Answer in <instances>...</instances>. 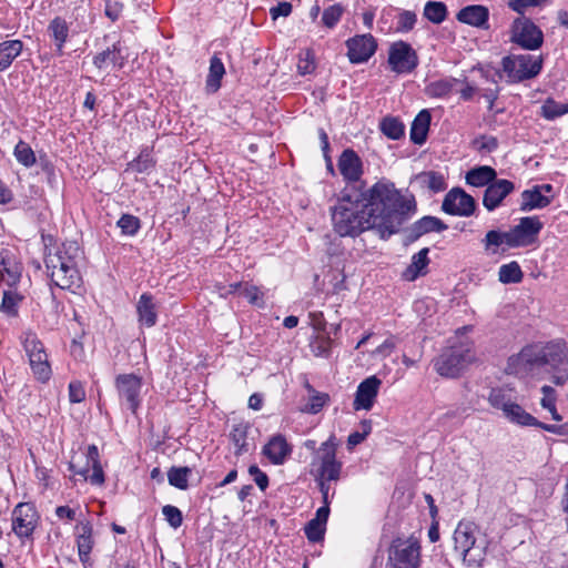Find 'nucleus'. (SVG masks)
<instances>
[{
    "label": "nucleus",
    "instance_id": "nucleus-11",
    "mask_svg": "<svg viewBox=\"0 0 568 568\" xmlns=\"http://www.w3.org/2000/svg\"><path fill=\"white\" fill-rule=\"evenodd\" d=\"M387 61L390 70L398 74L413 72L419 63L416 51L405 41L390 44Z\"/></svg>",
    "mask_w": 568,
    "mask_h": 568
},
{
    "label": "nucleus",
    "instance_id": "nucleus-31",
    "mask_svg": "<svg viewBox=\"0 0 568 568\" xmlns=\"http://www.w3.org/2000/svg\"><path fill=\"white\" fill-rule=\"evenodd\" d=\"M432 115L428 110H422L414 119L410 126V140L418 145H422L427 138L430 125Z\"/></svg>",
    "mask_w": 568,
    "mask_h": 568
},
{
    "label": "nucleus",
    "instance_id": "nucleus-22",
    "mask_svg": "<svg viewBox=\"0 0 568 568\" xmlns=\"http://www.w3.org/2000/svg\"><path fill=\"white\" fill-rule=\"evenodd\" d=\"M262 454L273 465H283L292 454V446L283 435L276 434L264 445Z\"/></svg>",
    "mask_w": 568,
    "mask_h": 568
},
{
    "label": "nucleus",
    "instance_id": "nucleus-56",
    "mask_svg": "<svg viewBox=\"0 0 568 568\" xmlns=\"http://www.w3.org/2000/svg\"><path fill=\"white\" fill-rule=\"evenodd\" d=\"M329 396L326 393H315L310 397L304 412L310 414H317L324 405L328 402Z\"/></svg>",
    "mask_w": 568,
    "mask_h": 568
},
{
    "label": "nucleus",
    "instance_id": "nucleus-41",
    "mask_svg": "<svg viewBox=\"0 0 568 568\" xmlns=\"http://www.w3.org/2000/svg\"><path fill=\"white\" fill-rule=\"evenodd\" d=\"M484 248L486 251H490L493 253L497 252V247L503 244H506L508 247H511V237L508 232H500L497 230L488 231L483 240Z\"/></svg>",
    "mask_w": 568,
    "mask_h": 568
},
{
    "label": "nucleus",
    "instance_id": "nucleus-14",
    "mask_svg": "<svg viewBox=\"0 0 568 568\" xmlns=\"http://www.w3.org/2000/svg\"><path fill=\"white\" fill-rule=\"evenodd\" d=\"M85 466L78 467L77 463H70V469L84 480H89L92 485L101 486L104 483V473L100 462L99 449L95 445H89L87 448Z\"/></svg>",
    "mask_w": 568,
    "mask_h": 568
},
{
    "label": "nucleus",
    "instance_id": "nucleus-53",
    "mask_svg": "<svg viewBox=\"0 0 568 568\" xmlns=\"http://www.w3.org/2000/svg\"><path fill=\"white\" fill-rule=\"evenodd\" d=\"M417 17L415 12L409 10H404L398 14L396 31L398 32H408L413 30L416 23Z\"/></svg>",
    "mask_w": 568,
    "mask_h": 568
},
{
    "label": "nucleus",
    "instance_id": "nucleus-13",
    "mask_svg": "<svg viewBox=\"0 0 568 568\" xmlns=\"http://www.w3.org/2000/svg\"><path fill=\"white\" fill-rule=\"evenodd\" d=\"M115 388L120 400L135 414L141 404L142 378L135 374H120L115 377Z\"/></svg>",
    "mask_w": 568,
    "mask_h": 568
},
{
    "label": "nucleus",
    "instance_id": "nucleus-52",
    "mask_svg": "<svg viewBox=\"0 0 568 568\" xmlns=\"http://www.w3.org/2000/svg\"><path fill=\"white\" fill-rule=\"evenodd\" d=\"M343 7L341 4H333L328 8H326L322 16V21L325 27L333 28L336 26V23L339 21L342 14H343Z\"/></svg>",
    "mask_w": 568,
    "mask_h": 568
},
{
    "label": "nucleus",
    "instance_id": "nucleus-40",
    "mask_svg": "<svg viewBox=\"0 0 568 568\" xmlns=\"http://www.w3.org/2000/svg\"><path fill=\"white\" fill-rule=\"evenodd\" d=\"M459 82L460 80L455 78L436 80L426 85L425 92L430 98H445L453 91L454 87Z\"/></svg>",
    "mask_w": 568,
    "mask_h": 568
},
{
    "label": "nucleus",
    "instance_id": "nucleus-17",
    "mask_svg": "<svg viewBox=\"0 0 568 568\" xmlns=\"http://www.w3.org/2000/svg\"><path fill=\"white\" fill-rule=\"evenodd\" d=\"M504 416L514 424L520 426H535L548 433L565 435L568 433L567 425H555L539 422L531 414L527 413L517 402H515L505 413Z\"/></svg>",
    "mask_w": 568,
    "mask_h": 568
},
{
    "label": "nucleus",
    "instance_id": "nucleus-35",
    "mask_svg": "<svg viewBox=\"0 0 568 568\" xmlns=\"http://www.w3.org/2000/svg\"><path fill=\"white\" fill-rule=\"evenodd\" d=\"M496 171L491 166L483 165L469 170L466 174V182L476 187L489 185L496 180Z\"/></svg>",
    "mask_w": 568,
    "mask_h": 568
},
{
    "label": "nucleus",
    "instance_id": "nucleus-24",
    "mask_svg": "<svg viewBox=\"0 0 568 568\" xmlns=\"http://www.w3.org/2000/svg\"><path fill=\"white\" fill-rule=\"evenodd\" d=\"M337 166L344 180L348 182H357L363 174L362 160L352 149L342 152Z\"/></svg>",
    "mask_w": 568,
    "mask_h": 568
},
{
    "label": "nucleus",
    "instance_id": "nucleus-54",
    "mask_svg": "<svg viewBox=\"0 0 568 568\" xmlns=\"http://www.w3.org/2000/svg\"><path fill=\"white\" fill-rule=\"evenodd\" d=\"M0 276L9 286H14L21 277V267L13 263L0 270Z\"/></svg>",
    "mask_w": 568,
    "mask_h": 568
},
{
    "label": "nucleus",
    "instance_id": "nucleus-45",
    "mask_svg": "<svg viewBox=\"0 0 568 568\" xmlns=\"http://www.w3.org/2000/svg\"><path fill=\"white\" fill-rule=\"evenodd\" d=\"M424 17L435 24H439L447 18V7L442 1H428L424 8Z\"/></svg>",
    "mask_w": 568,
    "mask_h": 568
},
{
    "label": "nucleus",
    "instance_id": "nucleus-27",
    "mask_svg": "<svg viewBox=\"0 0 568 568\" xmlns=\"http://www.w3.org/2000/svg\"><path fill=\"white\" fill-rule=\"evenodd\" d=\"M326 324L323 321L314 323V328L318 332L312 337L310 347L311 352L316 357H329L334 341L325 332Z\"/></svg>",
    "mask_w": 568,
    "mask_h": 568
},
{
    "label": "nucleus",
    "instance_id": "nucleus-10",
    "mask_svg": "<svg viewBox=\"0 0 568 568\" xmlns=\"http://www.w3.org/2000/svg\"><path fill=\"white\" fill-rule=\"evenodd\" d=\"M22 344L36 378L42 383L49 381L52 371L43 343L38 338L37 334L26 332L23 334Z\"/></svg>",
    "mask_w": 568,
    "mask_h": 568
},
{
    "label": "nucleus",
    "instance_id": "nucleus-16",
    "mask_svg": "<svg viewBox=\"0 0 568 568\" xmlns=\"http://www.w3.org/2000/svg\"><path fill=\"white\" fill-rule=\"evenodd\" d=\"M442 210L450 215L470 216L476 210V202L463 189L454 187L445 195Z\"/></svg>",
    "mask_w": 568,
    "mask_h": 568
},
{
    "label": "nucleus",
    "instance_id": "nucleus-23",
    "mask_svg": "<svg viewBox=\"0 0 568 568\" xmlns=\"http://www.w3.org/2000/svg\"><path fill=\"white\" fill-rule=\"evenodd\" d=\"M75 541L80 561L87 567L90 565V554L94 546L93 527L89 520L80 521L75 526Z\"/></svg>",
    "mask_w": 568,
    "mask_h": 568
},
{
    "label": "nucleus",
    "instance_id": "nucleus-55",
    "mask_svg": "<svg viewBox=\"0 0 568 568\" xmlns=\"http://www.w3.org/2000/svg\"><path fill=\"white\" fill-rule=\"evenodd\" d=\"M315 70L314 55L310 50L302 51L297 63V71L302 75L311 74Z\"/></svg>",
    "mask_w": 568,
    "mask_h": 568
},
{
    "label": "nucleus",
    "instance_id": "nucleus-20",
    "mask_svg": "<svg viewBox=\"0 0 568 568\" xmlns=\"http://www.w3.org/2000/svg\"><path fill=\"white\" fill-rule=\"evenodd\" d=\"M382 381L374 376H369L359 383L355 393L353 408L355 410H369L378 395Z\"/></svg>",
    "mask_w": 568,
    "mask_h": 568
},
{
    "label": "nucleus",
    "instance_id": "nucleus-15",
    "mask_svg": "<svg viewBox=\"0 0 568 568\" xmlns=\"http://www.w3.org/2000/svg\"><path fill=\"white\" fill-rule=\"evenodd\" d=\"M544 224L537 216H525L519 223L509 230L511 247H524L536 242Z\"/></svg>",
    "mask_w": 568,
    "mask_h": 568
},
{
    "label": "nucleus",
    "instance_id": "nucleus-57",
    "mask_svg": "<svg viewBox=\"0 0 568 568\" xmlns=\"http://www.w3.org/2000/svg\"><path fill=\"white\" fill-rule=\"evenodd\" d=\"M162 514L171 527L179 528L182 525L183 516L178 507L166 505L162 508Z\"/></svg>",
    "mask_w": 568,
    "mask_h": 568
},
{
    "label": "nucleus",
    "instance_id": "nucleus-34",
    "mask_svg": "<svg viewBox=\"0 0 568 568\" xmlns=\"http://www.w3.org/2000/svg\"><path fill=\"white\" fill-rule=\"evenodd\" d=\"M139 321L146 327H152L156 323L158 314L153 298L149 294H142L136 305Z\"/></svg>",
    "mask_w": 568,
    "mask_h": 568
},
{
    "label": "nucleus",
    "instance_id": "nucleus-12",
    "mask_svg": "<svg viewBox=\"0 0 568 568\" xmlns=\"http://www.w3.org/2000/svg\"><path fill=\"white\" fill-rule=\"evenodd\" d=\"M511 41L523 49L537 50L544 42V34L530 19L517 18L513 24Z\"/></svg>",
    "mask_w": 568,
    "mask_h": 568
},
{
    "label": "nucleus",
    "instance_id": "nucleus-19",
    "mask_svg": "<svg viewBox=\"0 0 568 568\" xmlns=\"http://www.w3.org/2000/svg\"><path fill=\"white\" fill-rule=\"evenodd\" d=\"M346 47L349 61L352 63H363L375 53L377 43L372 34H361L348 39Z\"/></svg>",
    "mask_w": 568,
    "mask_h": 568
},
{
    "label": "nucleus",
    "instance_id": "nucleus-49",
    "mask_svg": "<svg viewBox=\"0 0 568 568\" xmlns=\"http://www.w3.org/2000/svg\"><path fill=\"white\" fill-rule=\"evenodd\" d=\"M21 301L22 296L19 293L14 291H4L0 305V312L7 314L8 316H17L18 306Z\"/></svg>",
    "mask_w": 568,
    "mask_h": 568
},
{
    "label": "nucleus",
    "instance_id": "nucleus-18",
    "mask_svg": "<svg viewBox=\"0 0 568 568\" xmlns=\"http://www.w3.org/2000/svg\"><path fill=\"white\" fill-rule=\"evenodd\" d=\"M37 521V510L30 503H20L12 511V530L19 537L31 536Z\"/></svg>",
    "mask_w": 568,
    "mask_h": 568
},
{
    "label": "nucleus",
    "instance_id": "nucleus-4",
    "mask_svg": "<svg viewBox=\"0 0 568 568\" xmlns=\"http://www.w3.org/2000/svg\"><path fill=\"white\" fill-rule=\"evenodd\" d=\"M42 240L45 246L44 263L52 283L62 290L79 288L82 278L74 261L79 254V247L73 243H63L61 248L52 253L49 248L53 241L52 236L42 235Z\"/></svg>",
    "mask_w": 568,
    "mask_h": 568
},
{
    "label": "nucleus",
    "instance_id": "nucleus-59",
    "mask_svg": "<svg viewBox=\"0 0 568 568\" xmlns=\"http://www.w3.org/2000/svg\"><path fill=\"white\" fill-rule=\"evenodd\" d=\"M69 398L71 403H81L85 399V390L81 382L73 381L69 384Z\"/></svg>",
    "mask_w": 568,
    "mask_h": 568
},
{
    "label": "nucleus",
    "instance_id": "nucleus-8",
    "mask_svg": "<svg viewBox=\"0 0 568 568\" xmlns=\"http://www.w3.org/2000/svg\"><path fill=\"white\" fill-rule=\"evenodd\" d=\"M420 557L419 542L413 538H395L388 548L385 568H418Z\"/></svg>",
    "mask_w": 568,
    "mask_h": 568
},
{
    "label": "nucleus",
    "instance_id": "nucleus-5",
    "mask_svg": "<svg viewBox=\"0 0 568 568\" xmlns=\"http://www.w3.org/2000/svg\"><path fill=\"white\" fill-rule=\"evenodd\" d=\"M455 550L470 567H480L486 556V540L471 523H459L454 531Z\"/></svg>",
    "mask_w": 568,
    "mask_h": 568
},
{
    "label": "nucleus",
    "instance_id": "nucleus-46",
    "mask_svg": "<svg viewBox=\"0 0 568 568\" xmlns=\"http://www.w3.org/2000/svg\"><path fill=\"white\" fill-rule=\"evenodd\" d=\"M498 276L501 283L509 284L521 282L524 274L519 264L513 261L499 267Z\"/></svg>",
    "mask_w": 568,
    "mask_h": 568
},
{
    "label": "nucleus",
    "instance_id": "nucleus-32",
    "mask_svg": "<svg viewBox=\"0 0 568 568\" xmlns=\"http://www.w3.org/2000/svg\"><path fill=\"white\" fill-rule=\"evenodd\" d=\"M415 181L420 187L427 189L434 193L443 192L447 189L444 174L437 171L420 172L415 176Z\"/></svg>",
    "mask_w": 568,
    "mask_h": 568
},
{
    "label": "nucleus",
    "instance_id": "nucleus-37",
    "mask_svg": "<svg viewBox=\"0 0 568 568\" xmlns=\"http://www.w3.org/2000/svg\"><path fill=\"white\" fill-rule=\"evenodd\" d=\"M48 31L54 40L58 54L63 53V45L69 37V26L61 17H55L48 26Z\"/></svg>",
    "mask_w": 568,
    "mask_h": 568
},
{
    "label": "nucleus",
    "instance_id": "nucleus-50",
    "mask_svg": "<svg viewBox=\"0 0 568 568\" xmlns=\"http://www.w3.org/2000/svg\"><path fill=\"white\" fill-rule=\"evenodd\" d=\"M116 224L121 229V231L124 235H130V236L135 235L141 227V222H140L139 217H136L132 214H123L119 219Z\"/></svg>",
    "mask_w": 568,
    "mask_h": 568
},
{
    "label": "nucleus",
    "instance_id": "nucleus-58",
    "mask_svg": "<svg viewBox=\"0 0 568 568\" xmlns=\"http://www.w3.org/2000/svg\"><path fill=\"white\" fill-rule=\"evenodd\" d=\"M242 294L248 300L251 304L257 306L263 305V294L257 286L245 284Z\"/></svg>",
    "mask_w": 568,
    "mask_h": 568
},
{
    "label": "nucleus",
    "instance_id": "nucleus-28",
    "mask_svg": "<svg viewBox=\"0 0 568 568\" xmlns=\"http://www.w3.org/2000/svg\"><path fill=\"white\" fill-rule=\"evenodd\" d=\"M124 62L125 58L122 54L120 42L112 44L111 48H108L106 50L98 53L93 58V64L100 70L106 68L108 65H113L114 68L121 69L123 68Z\"/></svg>",
    "mask_w": 568,
    "mask_h": 568
},
{
    "label": "nucleus",
    "instance_id": "nucleus-33",
    "mask_svg": "<svg viewBox=\"0 0 568 568\" xmlns=\"http://www.w3.org/2000/svg\"><path fill=\"white\" fill-rule=\"evenodd\" d=\"M516 402L515 392L509 387H496L489 392L488 403L503 414Z\"/></svg>",
    "mask_w": 568,
    "mask_h": 568
},
{
    "label": "nucleus",
    "instance_id": "nucleus-1",
    "mask_svg": "<svg viewBox=\"0 0 568 568\" xmlns=\"http://www.w3.org/2000/svg\"><path fill=\"white\" fill-rule=\"evenodd\" d=\"M362 194L367 214L382 239L399 231L403 223L416 211L413 196H404L393 182L381 180Z\"/></svg>",
    "mask_w": 568,
    "mask_h": 568
},
{
    "label": "nucleus",
    "instance_id": "nucleus-61",
    "mask_svg": "<svg viewBox=\"0 0 568 568\" xmlns=\"http://www.w3.org/2000/svg\"><path fill=\"white\" fill-rule=\"evenodd\" d=\"M542 2H545V0H508V6L517 13L523 14L527 8L538 7Z\"/></svg>",
    "mask_w": 568,
    "mask_h": 568
},
{
    "label": "nucleus",
    "instance_id": "nucleus-21",
    "mask_svg": "<svg viewBox=\"0 0 568 568\" xmlns=\"http://www.w3.org/2000/svg\"><path fill=\"white\" fill-rule=\"evenodd\" d=\"M515 190V184L505 179L495 180L490 183L485 192L483 197V204L488 211H494L497 209L504 201V199L509 195Z\"/></svg>",
    "mask_w": 568,
    "mask_h": 568
},
{
    "label": "nucleus",
    "instance_id": "nucleus-64",
    "mask_svg": "<svg viewBox=\"0 0 568 568\" xmlns=\"http://www.w3.org/2000/svg\"><path fill=\"white\" fill-rule=\"evenodd\" d=\"M292 12V4L290 2L283 1L280 2L276 7H273L270 10V14L273 20H276L278 17H287Z\"/></svg>",
    "mask_w": 568,
    "mask_h": 568
},
{
    "label": "nucleus",
    "instance_id": "nucleus-6",
    "mask_svg": "<svg viewBox=\"0 0 568 568\" xmlns=\"http://www.w3.org/2000/svg\"><path fill=\"white\" fill-rule=\"evenodd\" d=\"M473 346L469 341L452 345L434 363L436 372L444 377H457L474 361Z\"/></svg>",
    "mask_w": 568,
    "mask_h": 568
},
{
    "label": "nucleus",
    "instance_id": "nucleus-42",
    "mask_svg": "<svg viewBox=\"0 0 568 568\" xmlns=\"http://www.w3.org/2000/svg\"><path fill=\"white\" fill-rule=\"evenodd\" d=\"M155 160L152 156V149L144 148L140 154L131 162L128 163V169L138 173H145L153 169Z\"/></svg>",
    "mask_w": 568,
    "mask_h": 568
},
{
    "label": "nucleus",
    "instance_id": "nucleus-30",
    "mask_svg": "<svg viewBox=\"0 0 568 568\" xmlns=\"http://www.w3.org/2000/svg\"><path fill=\"white\" fill-rule=\"evenodd\" d=\"M551 203V197L539 192L538 189L532 186L529 190H525L521 193V202L519 210L523 212H529L536 209H544Z\"/></svg>",
    "mask_w": 568,
    "mask_h": 568
},
{
    "label": "nucleus",
    "instance_id": "nucleus-47",
    "mask_svg": "<svg viewBox=\"0 0 568 568\" xmlns=\"http://www.w3.org/2000/svg\"><path fill=\"white\" fill-rule=\"evenodd\" d=\"M192 470L189 467H171L168 471L169 484L179 489H186L189 487V476Z\"/></svg>",
    "mask_w": 568,
    "mask_h": 568
},
{
    "label": "nucleus",
    "instance_id": "nucleus-9",
    "mask_svg": "<svg viewBox=\"0 0 568 568\" xmlns=\"http://www.w3.org/2000/svg\"><path fill=\"white\" fill-rule=\"evenodd\" d=\"M335 437L331 436L324 442L321 447L315 452L313 466H316L315 478L328 479L337 481L341 478L342 462L336 458Z\"/></svg>",
    "mask_w": 568,
    "mask_h": 568
},
{
    "label": "nucleus",
    "instance_id": "nucleus-60",
    "mask_svg": "<svg viewBox=\"0 0 568 568\" xmlns=\"http://www.w3.org/2000/svg\"><path fill=\"white\" fill-rule=\"evenodd\" d=\"M478 151L493 152L498 146V141L495 136H480L474 141Z\"/></svg>",
    "mask_w": 568,
    "mask_h": 568
},
{
    "label": "nucleus",
    "instance_id": "nucleus-62",
    "mask_svg": "<svg viewBox=\"0 0 568 568\" xmlns=\"http://www.w3.org/2000/svg\"><path fill=\"white\" fill-rule=\"evenodd\" d=\"M248 474L253 477L254 481L261 490H265L268 486V477L256 465L248 467Z\"/></svg>",
    "mask_w": 568,
    "mask_h": 568
},
{
    "label": "nucleus",
    "instance_id": "nucleus-38",
    "mask_svg": "<svg viewBox=\"0 0 568 568\" xmlns=\"http://www.w3.org/2000/svg\"><path fill=\"white\" fill-rule=\"evenodd\" d=\"M23 43L20 40H9L0 43V71L8 69L21 53Z\"/></svg>",
    "mask_w": 568,
    "mask_h": 568
},
{
    "label": "nucleus",
    "instance_id": "nucleus-25",
    "mask_svg": "<svg viewBox=\"0 0 568 568\" xmlns=\"http://www.w3.org/2000/svg\"><path fill=\"white\" fill-rule=\"evenodd\" d=\"M447 229L448 225L445 224L440 219L427 215L412 224V226L407 230L406 241L413 243L427 233H439Z\"/></svg>",
    "mask_w": 568,
    "mask_h": 568
},
{
    "label": "nucleus",
    "instance_id": "nucleus-29",
    "mask_svg": "<svg viewBox=\"0 0 568 568\" xmlns=\"http://www.w3.org/2000/svg\"><path fill=\"white\" fill-rule=\"evenodd\" d=\"M428 253L429 248L424 247L413 255L410 264L403 272V277L406 281H415L417 277L426 275L429 264Z\"/></svg>",
    "mask_w": 568,
    "mask_h": 568
},
{
    "label": "nucleus",
    "instance_id": "nucleus-26",
    "mask_svg": "<svg viewBox=\"0 0 568 568\" xmlns=\"http://www.w3.org/2000/svg\"><path fill=\"white\" fill-rule=\"evenodd\" d=\"M457 20L476 28H488L489 10L481 4H470L458 11Z\"/></svg>",
    "mask_w": 568,
    "mask_h": 568
},
{
    "label": "nucleus",
    "instance_id": "nucleus-44",
    "mask_svg": "<svg viewBox=\"0 0 568 568\" xmlns=\"http://www.w3.org/2000/svg\"><path fill=\"white\" fill-rule=\"evenodd\" d=\"M16 160L24 168H31L37 163V156L32 148L24 141L20 140L13 150Z\"/></svg>",
    "mask_w": 568,
    "mask_h": 568
},
{
    "label": "nucleus",
    "instance_id": "nucleus-3",
    "mask_svg": "<svg viewBox=\"0 0 568 568\" xmlns=\"http://www.w3.org/2000/svg\"><path fill=\"white\" fill-rule=\"evenodd\" d=\"M367 213L362 194L343 193L331 209L333 229L343 237H355L365 231L375 230L372 217Z\"/></svg>",
    "mask_w": 568,
    "mask_h": 568
},
{
    "label": "nucleus",
    "instance_id": "nucleus-63",
    "mask_svg": "<svg viewBox=\"0 0 568 568\" xmlns=\"http://www.w3.org/2000/svg\"><path fill=\"white\" fill-rule=\"evenodd\" d=\"M542 398L541 406L547 409L556 405V392L551 386L545 385L541 387Z\"/></svg>",
    "mask_w": 568,
    "mask_h": 568
},
{
    "label": "nucleus",
    "instance_id": "nucleus-7",
    "mask_svg": "<svg viewBox=\"0 0 568 568\" xmlns=\"http://www.w3.org/2000/svg\"><path fill=\"white\" fill-rule=\"evenodd\" d=\"M501 65L509 82L516 83L538 75L542 68V58L529 53L511 54L503 58Z\"/></svg>",
    "mask_w": 568,
    "mask_h": 568
},
{
    "label": "nucleus",
    "instance_id": "nucleus-51",
    "mask_svg": "<svg viewBox=\"0 0 568 568\" xmlns=\"http://www.w3.org/2000/svg\"><path fill=\"white\" fill-rule=\"evenodd\" d=\"M304 530L310 541L318 542L324 538L326 525L313 518L306 524Z\"/></svg>",
    "mask_w": 568,
    "mask_h": 568
},
{
    "label": "nucleus",
    "instance_id": "nucleus-36",
    "mask_svg": "<svg viewBox=\"0 0 568 568\" xmlns=\"http://www.w3.org/2000/svg\"><path fill=\"white\" fill-rule=\"evenodd\" d=\"M248 424L240 423L234 425L230 433V439L235 446L236 456L247 453L251 448V445L248 443Z\"/></svg>",
    "mask_w": 568,
    "mask_h": 568
},
{
    "label": "nucleus",
    "instance_id": "nucleus-48",
    "mask_svg": "<svg viewBox=\"0 0 568 568\" xmlns=\"http://www.w3.org/2000/svg\"><path fill=\"white\" fill-rule=\"evenodd\" d=\"M568 113V102L559 103L552 99H547L541 106V115L547 120H555Z\"/></svg>",
    "mask_w": 568,
    "mask_h": 568
},
{
    "label": "nucleus",
    "instance_id": "nucleus-43",
    "mask_svg": "<svg viewBox=\"0 0 568 568\" xmlns=\"http://www.w3.org/2000/svg\"><path fill=\"white\" fill-rule=\"evenodd\" d=\"M379 129L384 135L392 140H398L405 133L404 124L395 116H385L379 123Z\"/></svg>",
    "mask_w": 568,
    "mask_h": 568
},
{
    "label": "nucleus",
    "instance_id": "nucleus-2",
    "mask_svg": "<svg viewBox=\"0 0 568 568\" xmlns=\"http://www.w3.org/2000/svg\"><path fill=\"white\" fill-rule=\"evenodd\" d=\"M541 368L551 373L556 385L568 381V355L565 344L558 341L534 343L524 346L519 353L508 357L505 373L520 378L534 376Z\"/></svg>",
    "mask_w": 568,
    "mask_h": 568
},
{
    "label": "nucleus",
    "instance_id": "nucleus-39",
    "mask_svg": "<svg viewBox=\"0 0 568 568\" xmlns=\"http://www.w3.org/2000/svg\"><path fill=\"white\" fill-rule=\"evenodd\" d=\"M224 74L225 68L222 60L217 55H213L210 60L206 90L212 93L216 92L221 87V80Z\"/></svg>",
    "mask_w": 568,
    "mask_h": 568
}]
</instances>
